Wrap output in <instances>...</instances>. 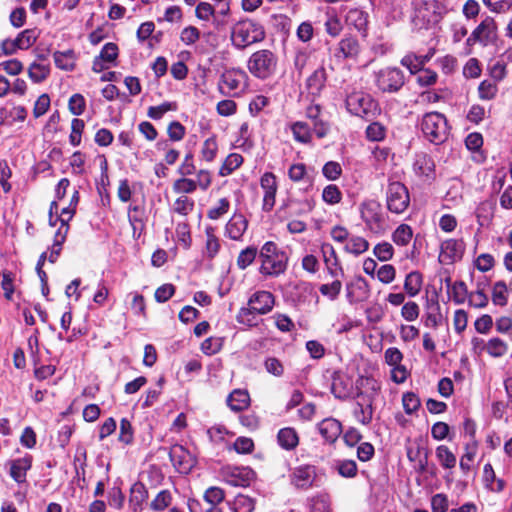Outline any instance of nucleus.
Returning <instances> with one entry per match:
<instances>
[{
    "label": "nucleus",
    "mask_w": 512,
    "mask_h": 512,
    "mask_svg": "<svg viewBox=\"0 0 512 512\" xmlns=\"http://www.w3.org/2000/svg\"><path fill=\"white\" fill-rule=\"evenodd\" d=\"M451 293L456 304H463L469 297L467 286L463 281H456L451 288Z\"/></svg>",
    "instance_id": "nucleus-56"
},
{
    "label": "nucleus",
    "mask_w": 512,
    "mask_h": 512,
    "mask_svg": "<svg viewBox=\"0 0 512 512\" xmlns=\"http://www.w3.org/2000/svg\"><path fill=\"white\" fill-rule=\"evenodd\" d=\"M331 392L341 400L348 399L354 393V385L352 379L346 374L336 372L332 378Z\"/></svg>",
    "instance_id": "nucleus-15"
},
{
    "label": "nucleus",
    "mask_w": 512,
    "mask_h": 512,
    "mask_svg": "<svg viewBox=\"0 0 512 512\" xmlns=\"http://www.w3.org/2000/svg\"><path fill=\"white\" fill-rule=\"evenodd\" d=\"M277 64L278 57L273 51L261 49L249 57L247 67L253 76L264 80L275 74Z\"/></svg>",
    "instance_id": "nucleus-3"
},
{
    "label": "nucleus",
    "mask_w": 512,
    "mask_h": 512,
    "mask_svg": "<svg viewBox=\"0 0 512 512\" xmlns=\"http://www.w3.org/2000/svg\"><path fill=\"white\" fill-rule=\"evenodd\" d=\"M288 256L286 252H280L274 256L261 260L260 274L269 277H277L287 269Z\"/></svg>",
    "instance_id": "nucleus-12"
},
{
    "label": "nucleus",
    "mask_w": 512,
    "mask_h": 512,
    "mask_svg": "<svg viewBox=\"0 0 512 512\" xmlns=\"http://www.w3.org/2000/svg\"><path fill=\"white\" fill-rule=\"evenodd\" d=\"M225 498L224 491L219 487H210L204 493V500L209 506L219 505Z\"/></svg>",
    "instance_id": "nucleus-57"
},
{
    "label": "nucleus",
    "mask_w": 512,
    "mask_h": 512,
    "mask_svg": "<svg viewBox=\"0 0 512 512\" xmlns=\"http://www.w3.org/2000/svg\"><path fill=\"white\" fill-rule=\"evenodd\" d=\"M257 254H258V250L256 247L249 246V247L243 249L239 253L238 258H237L238 268L241 270L246 269L249 265H251L253 263Z\"/></svg>",
    "instance_id": "nucleus-45"
},
{
    "label": "nucleus",
    "mask_w": 512,
    "mask_h": 512,
    "mask_svg": "<svg viewBox=\"0 0 512 512\" xmlns=\"http://www.w3.org/2000/svg\"><path fill=\"white\" fill-rule=\"evenodd\" d=\"M369 249V242L361 236H351L344 246L347 253L361 255Z\"/></svg>",
    "instance_id": "nucleus-34"
},
{
    "label": "nucleus",
    "mask_w": 512,
    "mask_h": 512,
    "mask_svg": "<svg viewBox=\"0 0 512 512\" xmlns=\"http://www.w3.org/2000/svg\"><path fill=\"white\" fill-rule=\"evenodd\" d=\"M255 473L248 467H233L229 468L226 481L232 486L246 487L254 480Z\"/></svg>",
    "instance_id": "nucleus-18"
},
{
    "label": "nucleus",
    "mask_w": 512,
    "mask_h": 512,
    "mask_svg": "<svg viewBox=\"0 0 512 512\" xmlns=\"http://www.w3.org/2000/svg\"><path fill=\"white\" fill-rule=\"evenodd\" d=\"M427 315H426V326H431L433 328L439 326L442 321V315L440 313V305L437 299H430L427 303Z\"/></svg>",
    "instance_id": "nucleus-36"
},
{
    "label": "nucleus",
    "mask_w": 512,
    "mask_h": 512,
    "mask_svg": "<svg viewBox=\"0 0 512 512\" xmlns=\"http://www.w3.org/2000/svg\"><path fill=\"white\" fill-rule=\"evenodd\" d=\"M291 129L296 141L308 143L311 140V129L307 123L301 121L295 122Z\"/></svg>",
    "instance_id": "nucleus-41"
},
{
    "label": "nucleus",
    "mask_w": 512,
    "mask_h": 512,
    "mask_svg": "<svg viewBox=\"0 0 512 512\" xmlns=\"http://www.w3.org/2000/svg\"><path fill=\"white\" fill-rule=\"evenodd\" d=\"M32 459L31 455L26 454L10 462V476L15 482L20 484L26 481L27 471L32 467Z\"/></svg>",
    "instance_id": "nucleus-21"
},
{
    "label": "nucleus",
    "mask_w": 512,
    "mask_h": 512,
    "mask_svg": "<svg viewBox=\"0 0 512 512\" xmlns=\"http://www.w3.org/2000/svg\"><path fill=\"white\" fill-rule=\"evenodd\" d=\"M318 430L327 442L333 443L340 436L342 425L337 419L326 418L318 424Z\"/></svg>",
    "instance_id": "nucleus-23"
},
{
    "label": "nucleus",
    "mask_w": 512,
    "mask_h": 512,
    "mask_svg": "<svg viewBox=\"0 0 512 512\" xmlns=\"http://www.w3.org/2000/svg\"><path fill=\"white\" fill-rule=\"evenodd\" d=\"M322 199L329 205L338 204L342 200V192L337 185L329 184L323 189Z\"/></svg>",
    "instance_id": "nucleus-50"
},
{
    "label": "nucleus",
    "mask_w": 512,
    "mask_h": 512,
    "mask_svg": "<svg viewBox=\"0 0 512 512\" xmlns=\"http://www.w3.org/2000/svg\"><path fill=\"white\" fill-rule=\"evenodd\" d=\"M413 237L412 228L407 224L399 225L392 234V240L399 246H406Z\"/></svg>",
    "instance_id": "nucleus-39"
},
{
    "label": "nucleus",
    "mask_w": 512,
    "mask_h": 512,
    "mask_svg": "<svg viewBox=\"0 0 512 512\" xmlns=\"http://www.w3.org/2000/svg\"><path fill=\"white\" fill-rule=\"evenodd\" d=\"M206 233V246H205V254L208 258L212 259L214 258L220 249V243L218 238L214 234V228L213 227H206L205 229Z\"/></svg>",
    "instance_id": "nucleus-40"
},
{
    "label": "nucleus",
    "mask_w": 512,
    "mask_h": 512,
    "mask_svg": "<svg viewBox=\"0 0 512 512\" xmlns=\"http://www.w3.org/2000/svg\"><path fill=\"white\" fill-rule=\"evenodd\" d=\"M248 227L242 214H234L226 224V234L232 240H240Z\"/></svg>",
    "instance_id": "nucleus-25"
},
{
    "label": "nucleus",
    "mask_w": 512,
    "mask_h": 512,
    "mask_svg": "<svg viewBox=\"0 0 512 512\" xmlns=\"http://www.w3.org/2000/svg\"><path fill=\"white\" fill-rule=\"evenodd\" d=\"M405 84L402 70L396 67H386L375 73V85L383 93H396Z\"/></svg>",
    "instance_id": "nucleus-8"
},
{
    "label": "nucleus",
    "mask_w": 512,
    "mask_h": 512,
    "mask_svg": "<svg viewBox=\"0 0 512 512\" xmlns=\"http://www.w3.org/2000/svg\"><path fill=\"white\" fill-rule=\"evenodd\" d=\"M260 186L264 191L262 209L265 212H270L275 205L278 189L276 176L272 172H265L261 176Z\"/></svg>",
    "instance_id": "nucleus-13"
},
{
    "label": "nucleus",
    "mask_w": 512,
    "mask_h": 512,
    "mask_svg": "<svg viewBox=\"0 0 512 512\" xmlns=\"http://www.w3.org/2000/svg\"><path fill=\"white\" fill-rule=\"evenodd\" d=\"M147 497L148 492L142 483L137 482L131 487L129 502L134 512H139L142 509V504Z\"/></svg>",
    "instance_id": "nucleus-31"
},
{
    "label": "nucleus",
    "mask_w": 512,
    "mask_h": 512,
    "mask_svg": "<svg viewBox=\"0 0 512 512\" xmlns=\"http://www.w3.org/2000/svg\"><path fill=\"white\" fill-rule=\"evenodd\" d=\"M176 102H163L158 106H150L147 111L148 117L154 120H159L163 115L169 111L177 110Z\"/></svg>",
    "instance_id": "nucleus-42"
},
{
    "label": "nucleus",
    "mask_w": 512,
    "mask_h": 512,
    "mask_svg": "<svg viewBox=\"0 0 512 512\" xmlns=\"http://www.w3.org/2000/svg\"><path fill=\"white\" fill-rule=\"evenodd\" d=\"M356 388L357 400L353 409V415L362 425H369L373 419V405L380 386L373 378L360 377L356 381Z\"/></svg>",
    "instance_id": "nucleus-1"
},
{
    "label": "nucleus",
    "mask_w": 512,
    "mask_h": 512,
    "mask_svg": "<svg viewBox=\"0 0 512 512\" xmlns=\"http://www.w3.org/2000/svg\"><path fill=\"white\" fill-rule=\"evenodd\" d=\"M291 483L298 489H308L312 487L316 478V469L311 465H302L293 469Z\"/></svg>",
    "instance_id": "nucleus-14"
},
{
    "label": "nucleus",
    "mask_w": 512,
    "mask_h": 512,
    "mask_svg": "<svg viewBox=\"0 0 512 512\" xmlns=\"http://www.w3.org/2000/svg\"><path fill=\"white\" fill-rule=\"evenodd\" d=\"M483 350H485L493 358H500L507 353L508 345L499 337H493L486 342V344L483 346Z\"/></svg>",
    "instance_id": "nucleus-33"
},
{
    "label": "nucleus",
    "mask_w": 512,
    "mask_h": 512,
    "mask_svg": "<svg viewBox=\"0 0 512 512\" xmlns=\"http://www.w3.org/2000/svg\"><path fill=\"white\" fill-rule=\"evenodd\" d=\"M275 304V297L269 291H257L248 300V306L252 307L259 315L269 313Z\"/></svg>",
    "instance_id": "nucleus-17"
},
{
    "label": "nucleus",
    "mask_w": 512,
    "mask_h": 512,
    "mask_svg": "<svg viewBox=\"0 0 512 512\" xmlns=\"http://www.w3.org/2000/svg\"><path fill=\"white\" fill-rule=\"evenodd\" d=\"M38 37V33L35 29H26L22 31L15 39L20 49H28L31 47Z\"/></svg>",
    "instance_id": "nucleus-52"
},
{
    "label": "nucleus",
    "mask_w": 512,
    "mask_h": 512,
    "mask_svg": "<svg viewBox=\"0 0 512 512\" xmlns=\"http://www.w3.org/2000/svg\"><path fill=\"white\" fill-rule=\"evenodd\" d=\"M465 251V243L461 239H448L442 242L439 261L443 264H452L460 260Z\"/></svg>",
    "instance_id": "nucleus-11"
},
{
    "label": "nucleus",
    "mask_w": 512,
    "mask_h": 512,
    "mask_svg": "<svg viewBox=\"0 0 512 512\" xmlns=\"http://www.w3.org/2000/svg\"><path fill=\"white\" fill-rule=\"evenodd\" d=\"M342 283L340 280L335 279L330 284H323L320 286L319 291L322 295L328 297L331 300H335L340 294Z\"/></svg>",
    "instance_id": "nucleus-62"
},
{
    "label": "nucleus",
    "mask_w": 512,
    "mask_h": 512,
    "mask_svg": "<svg viewBox=\"0 0 512 512\" xmlns=\"http://www.w3.org/2000/svg\"><path fill=\"white\" fill-rule=\"evenodd\" d=\"M368 19V13L359 8L350 9L346 15L347 24L354 27L363 37L367 35Z\"/></svg>",
    "instance_id": "nucleus-22"
},
{
    "label": "nucleus",
    "mask_w": 512,
    "mask_h": 512,
    "mask_svg": "<svg viewBox=\"0 0 512 512\" xmlns=\"http://www.w3.org/2000/svg\"><path fill=\"white\" fill-rule=\"evenodd\" d=\"M347 110L358 117L372 119L379 112L378 103L370 94L356 91L349 94L345 101Z\"/></svg>",
    "instance_id": "nucleus-5"
},
{
    "label": "nucleus",
    "mask_w": 512,
    "mask_h": 512,
    "mask_svg": "<svg viewBox=\"0 0 512 512\" xmlns=\"http://www.w3.org/2000/svg\"><path fill=\"white\" fill-rule=\"evenodd\" d=\"M492 301L498 306H505L507 304V285L504 281H498L494 284Z\"/></svg>",
    "instance_id": "nucleus-51"
},
{
    "label": "nucleus",
    "mask_w": 512,
    "mask_h": 512,
    "mask_svg": "<svg viewBox=\"0 0 512 512\" xmlns=\"http://www.w3.org/2000/svg\"><path fill=\"white\" fill-rule=\"evenodd\" d=\"M327 80V74L324 67H319L316 69L306 81V87L308 89L309 94L313 96L320 95L321 91L325 87V83Z\"/></svg>",
    "instance_id": "nucleus-26"
},
{
    "label": "nucleus",
    "mask_w": 512,
    "mask_h": 512,
    "mask_svg": "<svg viewBox=\"0 0 512 512\" xmlns=\"http://www.w3.org/2000/svg\"><path fill=\"white\" fill-rule=\"evenodd\" d=\"M172 501V495L168 490L160 491L150 504V507L154 511L165 510Z\"/></svg>",
    "instance_id": "nucleus-53"
},
{
    "label": "nucleus",
    "mask_w": 512,
    "mask_h": 512,
    "mask_svg": "<svg viewBox=\"0 0 512 512\" xmlns=\"http://www.w3.org/2000/svg\"><path fill=\"white\" fill-rule=\"evenodd\" d=\"M421 130L428 141L441 144L448 136L447 119L439 112H428L422 118Z\"/></svg>",
    "instance_id": "nucleus-4"
},
{
    "label": "nucleus",
    "mask_w": 512,
    "mask_h": 512,
    "mask_svg": "<svg viewBox=\"0 0 512 512\" xmlns=\"http://www.w3.org/2000/svg\"><path fill=\"white\" fill-rule=\"evenodd\" d=\"M498 92L497 83L492 80H483L478 87L479 97L482 100H492Z\"/></svg>",
    "instance_id": "nucleus-46"
},
{
    "label": "nucleus",
    "mask_w": 512,
    "mask_h": 512,
    "mask_svg": "<svg viewBox=\"0 0 512 512\" xmlns=\"http://www.w3.org/2000/svg\"><path fill=\"white\" fill-rule=\"evenodd\" d=\"M265 370L275 377H281L284 374V366L276 357H268L264 361Z\"/></svg>",
    "instance_id": "nucleus-63"
},
{
    "label": "nucleus",
    "mask_w": 512,
    "mask_h": 512,
    "mask_svg": "<svg viewBox=\"0 0 512 512\" xmlns=\"http://www.w3.org/2000/svg\"><path fill=\"white\" fill-rule=\"evenodd\" d=\"M243 163V157L242 155L238 153H231L229 154L222 166L220 167L219 174L221 176H228L230 175L234 170L239 168L241 164Z\"/></svg>",
    "instance_id": "nucleus-38"
},
{
    "label": "nucleus",
    "mask_w": 512,
    "mask_h": 512,
    "mask_svg": "<svg viewBox=\"0 0 512 512\" xmlns=\"http://www.w3.org/2000/svg\"><path fill=\"white\" fill-rule=\"evenodd\" d=\"M169 458L176 470L183 474H188L196 464L195 457L179 444L171 446Z\"/></svg>",
    "instance_id": "nucleus-10"
},
{
    "label": "nucleus",
    "mask_w": 512,
    "mask_h": 512,
    "mask_svg": "<svg viewBox=\"0 0 512 512\" xmlns=\"http://www.w3.org/2000/svg\"><path fill=\"white\" fill-rule=\"evenodd\" d=\"M410 204L407 187L401 182L389 183L386 190L387 209L394 214H402Z\"/></svg>",
    "instance_id": "nucleus-9"
},
{
    "label": "nucleus",
    "mask_w": 512,
    "mask_h": 512,
    "mask_svg": "<svg viewBox=\"0 0 512 512\" xmlns=\"http://www.w3.org/2000/svg\"><path fill=\"white\" fill-rule=\"evenodd\" d=\"M256 314H258L252 307H242L238 311L236 320L239 324L253 327L257 325Z\"/></svg>",
    "instance_id": "nucleus-47"
},
{
    "label": "nucleus",
    "mask_w": 512,
    "mask_h": 512,
    "mask_svg": "<svg viewBox=\"0 0 512 512\" xmlns=\"http://www.w3.org/2000/svg\"><path fill=\"white\" fill-rule=\"evenodd\" d=\"M321 250L330 275L332 277H338L339 273L343 275L334 247L331 244H323Z\"/></svg>",
    "instance_id": "nucleus-28"
},
{
    "label": "nucleus",
    "mask_w": 512,
    "mask_h": 512,
    "mask_svg": "<svg viewBox=\"0 0 512 512\" xmlns=\"http://www.w3.org/2000/svg\"><path fill=\"white\" fill-rule=\"evenodd\" d=\"M361 46L359 41L353 36L342 38L334 51V56L338 60L356 59L360 54Z\"/></svg>",
    "instance_id": "nucleus-16"
},
{
    "label": "nucleus",
    "mask_w": 512,
    "mask_h": 512,
    "mask_svg": "<svg viewBox=\"0 0 512 512\" xmlns=\"http://www.w3.org/2000/svg\"><path fill=\"white\" fill-rule=\"evenodd\" d=\"M68 108L71 114L80 116L86 108V101L83 95L76 93L73 94L68 101Z\"/></svg>",
    "instance_id": "nucleus-55"
},
{
    "label": "nucleus",
    "mask_w": 512,
    "mask_h": 512,
    "mask_svg": "<svg viewBox=\"0 0 512 512\" xmlns=\"http://www.w3.org/2000/svg\"><path fill=\"white\" fill-rule=\"evenodd\" d=\"M422 287V275L417 271L407 274L404 282V289L410 297L416 296Z\"/></svg>",
    "instance_id": "nucleus-35"
},
{
    "label": "nucleus",
    "mask_w": 512,
    "mask_h": 512,
    "mask_svg": "<svg viewBox=\"0 0 512 512\" xmlns=\"http://www.w3.org/2000/svg\"><path fill=\"white\" fill-rule=\"evenodd\" d=\"M247 74L241 69L225 70L219 79L218 88L226 96H239L246 88Z\"/></svg>",
    "instance_id": "nucleus-7"
},
{
    "label": "nucleus",
    "mask_w": 512,
    "mask_h": 512,
    "mask_svg": "<svg viewBox=\"0 0 512 512\" xmlns=\"http://www.w3.org/2000/svg\"><path fill=\"white\" fill-rule=\"evenodd\" d=\"M41 62H33L28 69L30 79L35 83L44 81L50 74V65L44 63V58L40 57Z\"/></svg>",
    "instance_id": "nucleus-32"
},
{
    "label": "nucleus",
    "mask_w": 512,
    "mask_h": 512,
    "mask_svg": "<svg viewBox=\"0 0 512 512\" xmlns=\"http://www.w3.org/2000/svg\"><path fill=\"white\" fill-rule=\"evenodd\" d=\"M367 293L368 285L362 277H358L355 281L346 284V297L350 303L363 300Z\"/></svg>",
    "instance_id": "nucleus-24"
},
{
    "label": "nucleus",
    "mask_w": 512,
    "mask_h": 512,
    "mask_svg": "<svg viewBox=\"0 0 512 512\" xmlns=\"http://www.w3.org/2000/svg\"><path fill=\"white\" fill-rule=\"evenodd\" d=\"M413 170L421 178L433 179L435 175L434 160L426 153H418L415 155Z\"/></svg>",
    "instance_id": "nucleus-19"
},
{
    "label": "nucleus",
    "mask_w": 512,
    "mask_h": 512,
    "mask_svg": "<svg viewBox=\"0 0 512 512\" xmlns=\"http://www.w3.org/2000/svg\"><path fill=\"white\" fill-rule=\"evenodd\" d=\"M361 219L367 229L374 234H382L386 229V220L381 204L376 200H366L360 205Z\"/></svg>",
    "instance_id": "nucleus-6"
},
{
    "label": "nucleus",
    "mask_w": 512,
    "mask_h": 512,
    "mask_svg": "<svg viewBox=\"0 0 512 512\" xmlns=\"http://www.w3.org/2000/svg\"><path fill=\"white\" fill-rule=\"evenodd\" d=\"M200 39V31L195 26H187L180 33V40L185 45H193Z\"/></svg>",
    "instance_id": "nucleus-59"
},
{
    "label": "nucleus",
    "mask_w": 512,
    "mask_h": 512,
    "mask_svg": "<svg viewBox=\"0 0 512 512\" xmlns=\"http://www.w3.org/2000/svg\"><path fill=\"white\" fill-rule=\"evenodd\" d=\"M434 55V50L431 49L426 55L408 54L401 60V64L414 74L421 71L424 65L430 61Z\"/></svg>",
    "instance_id": "nucleus-27"
},
{
    "label": "nucleus",
    "mask_w": 512,
    "mask_h": 512,
    "mask_svg": "<svg viewBox=\"0 0 512 512\" xmlns=\"http://www.w3.org/2000/svg\"><path fill=\"white\" fill-rule=\"evenodd\" d=\"M322 173L325 178H327L328 180L334 181V180H337L341 176L342 167L336 161H329L323 166Z\"/></svg>",
    "instance_id": "nucleus-64"
},
{
    "label": "nucleus",
    "mask_w": 512,
    "mask_h": 512,
    "mask_svg": "<svg viewBox=\"0 0 512 512\" xmlns=\"http://www.w3.org/2000/svg\"><path fill=\"white\" fill-rule=\"evenodd\" d=\"M250 404V396L246 390L236 389L227 398V405L232 411L240 412Z\"/></svg>",
    "instance_id": "nucleus-29"
},
{
    "label": "nucleus",
    "mask_w": 512,
    "mask_h": 512,
    "mask_svg": "<svg viewBox=\"0 0 512 512\" xmlns=\"http://www.w3.org/2000/svg\"><path fill=\"white\" fill-rule=\"evenodd\" d=\"M469 305L475 308H484L488 304V297L484 290L478 285L477 290L471 292L468 297Z\"/></svg>",
    "instance_id": "nucleus-61"
},
{
    "label": "nucleus",
    "mask_w": 512,
    "mask_h": 512,
    "mask_svg": "<svg viewBox=\"0 0 512 512\" xmlns=\"http://www.w3.org/2000/svg\"><path fill=\"white\" fill-rule=\"evenodd\" d=\"M85 128V123L82 119L74 118L71 122V133L69 142L73 146H79L81 143V136Z\"/></svg>",
    "instance_id": "nucleus-54"
},
{
    "label": "nucleus",
    "mask_w": 512,
    "mask_h": 512,
    "mask_svg": "<svg viewBox=\"0 0 512 512\" xmlns=\"http://www.w3.org/2000/svg\"><path fill=\"white\" fill-rule=\"evenodd\" d=\"M254 508L255 502L253 498L242 494H238L235 497L233 502L234 512H253Z\"/></svg>",
    "instance_id": "nucleus-48"
},
{
    "label": "nucleus",
    "mask_w": 512,
    "mask_h": 512,
    "mask_svg": "<svg viewBox=\"0 0 512 512\" xmlns=\"http://www.w3.org/2000/svg\"><path fill=\"white\" fill-rule=\"evenodd\" d=\"M197 189V182L193 179H189L186 176H182L173 183V191L175 193L191 194Z\"/></svg>",
    "instance_id": "nucleus-44"
},
{
    "label": "nucleus",
    "mask_w": 512,
    "mask_h": 512,
    "mask_svg": "<svg viewBox=\"0 0 512 512\" xmlns=\"http://www.w3.org/2000/svg\"><path fill=\"white\" fill-rule=\"evenodd\" d=\"M278 444L285 450H293L299 443V437L295 429L285 427L279 430L277 434Z\"/></svg>",
    "instance_id": "nucleus-30"
},
{
    "label": "nucleus",
    "mask_w": 512,
    "mask_h": 512,
    "mask_svg": "<svg viewBox=\"0 0 512 512\" xmlns=\"http://www.w3.org/2000/svg\"><path fill=\"white\" fill-rule=\"evenodd\" d=\"M436 457L445 469H452L456 465V456L445 445H440L436 448Z\"/></svg>",
    "instance_id": "nucleus-37"
},
{
    "label": "nucleus",
    "mask_w": 512,
    "mask_h": 512,
    "mask_svg": "<svg viewBox=\"0 0 512 512\" xmlns=\"http://www.w3.org/2000/svg\"><path fill=\"white\" fill-rule=\"evenodd\" d=\"M218 144L215 136L207 138L201 148V158L206 162H212L217 154Z\"/></svg>",
    "instance_id": "nucleus-43"
},
{
    "label": "nucleus",
    "mask_w": 512,
    "mask_h": 512,
    "mask_svg": "<svg viewBox=\"0 0 512 512\" xmlns=\"http://www.w3.org/2000/svg\"><path fill=\"white\" fill-rule=\"evenodd\" d=\"M474 31L480 37V44L483 46L494 43L497 39V24L490 16H486Z\"/></svg>",
    "instance_id": "nucleus-20"
},
{
    "label": "nucleus",
    "mask_w": 512,
    "mask_h": 512,
    "mask_svg": "<svg viewBox=\"0 0 512 512\" xmlns=\"http://www.w3.org/2000/svg\"><path fill=\"white\" fill-rule=\"evenodd\" d=\"M265 29L259 23L251 19L238 21L231 31V40L238 49H244L249 45L261 42L265 39Z\"/></svg>",
    "instance_id": "nucleus-2"
},
{
    "label": "nucleus",
    "mask_w": 512,
    "mask_h": 512,
    "mask_svg": "<svg viewBox=\"0 0 512 512\" xmlns=\"http://www.w3.org/2000/svg\"><path fill=\"white\" fill-rule=\"evenodd\" d=\"M373 253L378 260L385 262L393 257L394 248L389 242H382L374 247Z\"/></svg>",
    "instance_id": "nucleus-58"
},
{
    "label": "nucleus",
    "mask_w": 512,
    "mask_h": 512,
    "mask_svg": "<svg viewBox=\"0 0 512 512\" xmlns=\"http://www.w3.org/2000/svg\"><path fill=\"white\" fill-rule=\"evenodd\" d=\"M194 201L187 196L178 197L173 204V211L179 215L187 216L194 209Z\"/></svg>",
    "instance_id": "nucleus-49"
},
{
    "label": "nucleus",
    "mask_w": 512,
    "mask_h": 512,
    "mask_svg": "<svg viewBox=\"0 0 512 512\" xmlns=\"http://www.w3.org/2000/svg\"><path fill=\"white\" fill-rule=\"evenodd\" d=\"M134 432L131 425V422L122 418L120 421V432H119V441L124 444H131L133 442Z\"/></svg>",
    "instance_id": "nucleus-60"
}]
</instances>
